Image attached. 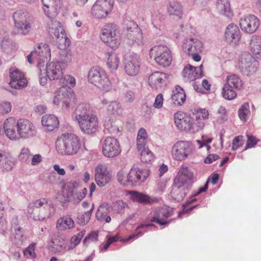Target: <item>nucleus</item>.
Wrapping results in <instances>:
<instances>
[{
  "instance_id": "obj_1",
  "label": "nucleus",
  "mask_w": 261,
  "mask_h": 261,
  "mask_svg": "<svg viewBox=\"0 0 261 261\" xmlns=\"http://www.w3.org/2000/svg\"><path fill=\"white\" fill-rule=\"evenodd\" d=\"M50 48L46 43L39 44L37 48L27 56L30 64H33L35 61L37 62L41 72L39 82L42 86L46 85L47 79L49 80H61L63 76V70L65 68L60 62L47 63L45 71L43 73H42L41 68L44 66V63L47 62L48 57L50 58Z\"/></svg>"
},
{
  "instance_id": "obj_2",
  "label": "nucleus",
  "mask_w": 261,
  "mask_h": 261,
  "mask_svg": "<svg viewBox=\"0 0 261 261\" xmlns=\"http://www.w3.org/2000/svg\"><path fill=\"white\" fill-rule=\"evenodd\" d=\"M72 118L76 121L81 130L85 134H92L97 130L98 118L87 103H80L73 112Z\"/></svg>"
},
{
  "instance_id": "obj_3",
  "label": "nucleus",
  "mask_w": 261,
  "mask_h": 261,
  "mask_svg": "<svg viewBox=\"0 0 261 261\" xmlns=\"http://www.w3.org/2000/svg\"><path fill=\"white\" fill-rule=\"evenodd\" d=\"M80 138L73 133H65L59 136L56 141L57 152L63 155H73L80 150Z\"/></svg>"
},
{
  "instance_id": "obj_4",
  "label": "nucleus",
  "mask_w": 261,
  "mask_h": 261,
  "mask_svg": "<svg viewBox=\"0 0 261 261\" xmlns=\"http://www.w3.org/2000/svg\"><path fill=\"white\" fill-rule=\"evenodd\" d=\"M12 18L17 33L22 36L29 34L32 28V19L28 11L18 10L13 13Z\"/></svg>"
},
{
  "instance_id": "obj_5",
  "label": "nucleus",
  "mask_w": 261,
  "mask_h": 261,
  "mask_svg": "<svg viewBox=\"0 0 261 261\" xmlns=\"http://www.w3.org/2000/svg\"><path fill=\"white\" fill-rule=\"evenodd\" d=\"M88 81L105 91H109L111 89V82L104 70L100 67H92L88 73Z\"/></svg>"
},
{
  "instance_id": "obj_6",
  "label": "nucleus",
  "mask_w": 261,
  "mask_h": 261,
  "mask_svg": "<svg viewBox=\"0 0 261 261\" xmlns=\"http://www.w3.org/2000/svg\"><path fill=\"white\" fill-rule=\"evenodd\" d=\"M259 63L250 54L244 53L241 56L238 62V67L245 76H254L258 71Z\"/></svg>"
},
{
  "instance_id": "obj_7",
  "label": "nucleus",
  "mask_w": 261,
  "mask_h": 261,
  "mask_svg": "<svg viewBox=\"0 0 261 261\" xmlns=\"http://www.w3.org/2000/svg\"><path fill=\"white\" fill-rule=\"evenodd\" d=\"M100 38L112 48H117L120 43L119 31L113 24H108L103 27L101 31Z\"/></svg>"
},
{
  "instance_id": "obj_8",
  "label": "nucleus",
  "mask_w": 261,
  "mask_h": 261,
  "mask_svg": "<svg viewBox=\"0 0 261 261\" xmlns=\"http://www.w3.org/2000/svg\"><path fill=\"white\" fill-rule=\"evenodd\" d=\"M151 58L163 67L169 66L172 61L171 53L166 45H158L152 47L149 51Z\"/></svg>"
},
{
  "instance_id": "obj_9",
  "label": "nucleus",
  "mask_w": 261,
  "mask_h": 261,
  "mask_svg": "<svg viewBox=\"0 0 261 261\" xmlns=\"http://www.w3.org/2000/svg\"><path fill=\"white\" fill-rule=\"evenodd\" d=\"M193 147L189 142L179 141L173 146L171 150L172 158L177 161H183L191 154Z\"/></svg>"
},
{
  "instance_id": "obj_10",
  "label": "nucleus",
  "mask_w": 261,
  "mask_h": 261,
  "mask_svg": "<svg viewBox=\"0 0 261 261\" xmlns=\"http://www.w3.org/2000/svg\"><path fill=\"white\" fill-rule=\"evenodd\" d=\"M102 152L107 158L118 155L121 152V149L118 140L111 137L105 138L102 145Z\"/></svg>"
},
{
  "instance_id": "obj_11",
  "label": "nucleus",
  "mask_w": 261,
  "mask_h": 261,
  "mask_svg": "<svg viewBox=\"0 0 261 261\" xmlns=\"http://www.w3.org/2000/svg\"><path fill=\"white\" fill-rule=\"evenodd\" d=\"M123 63L124 71L128 75L135 76L139 73L140 64L139 58L137 55L134 53H129L125 55Z\"/></svg>"
},
{
  "instance_id": "obj_12",
  "label": "nucleus",
  "mask_w": 261,
  "mask_h": 261,
  "mask_svg": "<svg viewBox=\"0 0 261 261\" xmlns=\"http://www.w3.org/2000/svg\"><path fill=\"white\" fill-rule=\"evenodd\" d=\"M113 6V0H97L93 5L91 13L98 19L106 17Z\"/></svg>"
},
{
  "instance_id": "obj_13",
  "label": "nucleus",
  "mask_w": 261,
  "mask_h": 261,
  "mask_svg": "<svg viewBox=\"0 0 261 261\" xmlns=\"http://www.w3.org/2000/svg\"><path fill=\"white\" fill-rule=\"evenodd\" d=\"M260 25L257 17L252 14L245 15L240 19V26L242 30L247 34H252L256 31Z\"/></svg>"
},
{
  "instance_id": "obj_14",
  "label": "nucleus",
  "mask_w": 261,
  "mask_h": 261,
  "mask_svg": "<svg viewBox=\"0 0 261 261\" xmlns=\"http://www.w3.org/2000/svg\"><path fill=\"white\" fill-rule=\"evenodd\" d=\"M149 175L148 170L133 165L128 173V180L130 182V186L140 185L147 179Z\"/></svg>"
},
{
  "instance_id": "obj_15",
  "label": "nucleus",
  "mask_w": 261,
  "mask_h": 261,
  "mask_svg": "<svg viewBox=\"0 0 261 261\" xmlns=\"http://www.w3.org/2000/svg\"><path fill=\"white\" fill-rule=\"evenodd\" d=\"M17 132L20 138L27 139L35 136L37 131L31 122L27 119H19L17 121Z\"/></svg>"
},
{
  "instance_id": "obj_16",
  "label": "nucleus",
  "mask_w": 261,
  "mask_h": 261,
  "mask_svg": "<svg viewBox=\"0 0 261 261\" xmlns=\"http://www.w3.org/2000/svg\"><path fill=\"white\" fill-rule=\"evenodd\" d=\"M73 95V92L71 89H68L66 87H61L55 93L53 103L59 105L60 102H62L63 105L68 108Z\"/></svg>"
},
{
  "instance_id": "obj_17",
  "label": "nucleus",
  "mask_w": 261,
  "mask_h": 261,
  "mask_svg": "<svg viewBox=\"0 0 261 261\" xmlns=\"http://www.w3.org/2000/svg\"><path fill=\"white\" fill-rule=\"evenodd\" d=\"M173 210L169 207H162L156 208L154 213L153 217L151 219V222H154L157 224L165 226L169 224V221L166 219L173 215Z\"/></svg>"
},
{
  "instance_id": "obj_18",
  "label": "nucleus",
  "mask_w": 261,
  "mask_h": 261,
  "mask_svg": "<svg viewBox=\"0 0 261 261\" xmlns=\"http://www.w3.org/2000/svg\"><path fill=\"white\" fill-rule=\"evenodd\" d=\"M95 179L100 187H103L110 181L111 175L106 165L98 164L97 166L95 168Z\"/></svg>"
},
{
  "instance_id": "obj_19",
  "label": "nucleus",
  "mask_w": 261,
  "mask_h": 261,
  "mask_svg": "<svg viewBox=\"0 0 261 261\" xmlns=\"http://www.w3.org/2000/svg\"><path fill=\"white\" fill-rule=\"evenodd\" d=\"M203 44L198 39L190 37L182 43V50L188 55L198 53L202 50Z\"/></svg>"
},
{
  "instance_id": "obj_20",
  "label": "nucleus",
  "mask_w": 261,
  "mask_h": 261,
  "mask_svg": "<svg viewBox=\"0 0 261 261\" xmlns=\"http://www.w3.org/2000/svg\"><path fill=\"white\" fill-rule=\"evenodd\" d=\"M10 86L14 89H19L27 85L28 82L23 73L18 69H10Z\"/></svg>"
},
{
  "instance_id": "obj_21",
  "label": "nucleus",
  "mask_w": 261,
  "mask_h": 261,
  "mask_svg": "<svg viewBox=\"0 0 261 261\" xmlns=\"http://www.w3.org/2000/svg\"><path fill=\"white\" fill-rule=\"evenodd\" d=\"M196 180V178L193 175L187 167L182 166L176 176L174 181L183 185H190Z\"/></svg>"
},
{
  "instance_id": "obj_22",
  "label": "nucleus",
  "mask_w": 261,
  "mask_h": 261,
  "mask_svg": "<svg viewBox=\"0 0 261 261\" xmlns=\"http://www.w3.org/2000/svg\"><path fill=\"white\" fill-rule=\"evenodd\" d=\"M224 36L227 43L236 44L240 41L241 31L237 25L231 23L227 27Z\"/></svg>"
},
{
  "instance_id": "obj_23",
  "label": "nucleus",
  "mask_w": 261,
  "mask_h": 261,
  "mask_svg": "<svg viewBox=\"0 0 261 261\" xmlns=\"http://www.w3.org/2000/svg\"><path fill=\"white\" fill-rule=\"evenodd\" d=\"M127 37L128 40V43L130 45L136 44L139 46L143 44L144 39L142 30L138 25L128 29Z\"/></svg>"
},
{
  "instance_id": "obj_24",
  "label": "nucleus",
  "mask_w": 261,
  "mask_h": 261,
  "mask_svg": "<svg viewBox=\"0 0 261 261\" xmlns=\"http://www.w3.org/2000/svg\"><path fill=\"white\" fill-rule=\"evenodd\" d=\"M168 74L159 71H155L148 77V83L154 88L158 89L166 84Z\"/></svg>"
},
{
  "instance_id": "obj_25",
  "label": "nucleus",
  "mask_w": 261,
  "mask_h": 261,
  "mask_svg": "<svg viewBox=\"0 0 261 261\" xmlns=\"http://www.w3.org/2000/svg\"><path fill=\"white\" fill-rule=\"evenodd\" d=\"M174 123L181 130H187L190 127V123L192 118L182 112H177L174 115Z\"/></svg>"
},
{
  "instance_id": "obj_26",
  "label": "nucleus",
  "mask_w": 261,
  "mask_h": 261,
  "mask_svg": "<svg viewBox=\"0 0 261 261\" xmlns=\"http://www.w3.org/2000/svg\"><path fill=\"white\" fill-rule=\"evenodd\" d=\"M187 191L186 186L174 181L170 192L171 197L175 201L180 202L186 196Z\"/></svg>"
},
{
  "instance_id": "obj_27",
  "label": "nucleus",
  "mask_w": 261,
  "mask_h": 261,
  "mask_svg": "<svg viewBox=\"0 0 261 261\" xmlns=\"http://www.w3.org/2000/svg\"><path fill=\"white\" fill-rule=\"evenodd\" d=\"M47 31L50 36L57 39L65 38V31L59 21L51 20L48 24Z\"/></svg>"
},
{
  "instance_id": "obj_28",
  "label": "nucleus",
  "mask_w": 261,
  "mask_h": 261,
  "mask_svg": "<svg viewBox=\"0 0 261 261\" xmlns=\"http://www.w3.org/2000/svg\"><path fill=\"white\" fill-rule=\"evenodd\" d=\"M131 199L140 203L150 204L158 201L155 198H152L148 195L137 191H128Z\"/></svg>"
},
{
  "instance_id": "obj_29",
  "label": "nucleus",
  "mask_w": 261,
  "mask_h": 261,
  "mask_svg": "<svg viewBox=\"0 0 261 261\" xmlns=\"http://www.w3.org/2000/svg\"><path fill=\"white\" fill-rule=\"evenodd\" d=\"M42 124L48 131H53L59 124L58 118L54 115H45L42 117Z\"/></svg>"
},
{
  "instance_id": "obj_30",
  "label": "nucleus",
  "mask_w": 261,
  "mask_h": 261,
  "mask_svg": "<svg viewBox=\"0 0 261 261\" xmlns=\"http://www.w3.org/2000/svg\"><path fill=\"white\" fill-rule=\"evenodd\" d=\"M75 222L69 215L60 218L57 222V228L59 231L71 229L74 227Z\"/></svg>"
},
{
  "instance_id": "obj_31",
  "label": "nucleus",
  "mask_w": 261,
  "mask_h": 261,
  "mask_svg": "<svg viewBox=\"0 0 261 261\" xmlns=\"http://www.w3.org/2000/svg\"><path fill=\"white\" fill-rule=\"evenodd\" d=\"M14 165V163L8 157L6 153L0 150V171H11Z\"/></svg>"
},
{
  "instance_id": "obj_32",
  "label": "nucleus",
  "mask_w": 261,
  "mask_h": 261,
  "mask_svg": "<svg viewBox=\"0 0 261 261\" xmlns=\"http://www.w3.org/2000/svg\"><path fill=\"white\" fill-rule=\"evenodd\" d=\"M250 45L252 54L256 58L261 59V37L252 36Z\"/></svg>"
},
{
  "instance_id": "obj_33",
  "label": "nucleus",
  "mask_w": 261,
  "mask_h": 261,
  "mask_svg": "<svg viewBox=\"0 0 261 261\" xmlns=\"http://www.w3.org/2000/svg\"><path fill=\"white\" fill-rule=\"evenodd\" d=\"M195 67L187 65L182 71V76L186 81L191 82L200 78V74L197 73Z\"/></svg>"
},
{
  "instance_id": "obj_34",
  "label": "nucleus",
  "mask_w": 261,
  "mask_h": 261,
  "mask_svg": "<svg viewBox=\"0 0 261 261\" xmlns=\"http://www.w3.org/2000/svg\"><path fill=\"white\" fill-rule=\"evenodd\" d=\"M172 100L174 104L181 106L186 100V94L181 87L179 86L175 87L172 95Z\"/></svg>"
},
{
  "instance_id": "obj_35",
  "label": "nucleus",
  "mask_w": 261,
  "mask_h": 261,
  "mask_svg": "<svg viewBox=\"0 0 261 261\" xmlns=\"http://www.w3.org/2000/svg\"><path fill=\"white\" fill-rule=\"evenodd\" d=\"M119 63L120 59L116 53H108L107 65L111 72H114L118 69Z\"/></svg>"
},
{
  "instance_id": "obj_36",
  "label": "nucleus",
  "mask_w": 261,
  "mask_h": 261,
  "mask_svg": "<svg viewBox=\"0 0 261 261\" xmlns=\"http://www.w3.org/2000/svg\"><path fill=\"white\" fill-rule=\"evenodd\" d=\"M217 9L221 15L227 17H229L231 15L230 6L228 0H217Z\"/></svg>"
},
{
  "instance_id": "obj_37",
  "label": "nucleus",
  "mask_w": 261,
  "mask_h": 261,
  "mask_svg": "<svg viewBox=\"0 0 261 261\" xmlns=\"http://www.w3.org/2000/svg\"><path fill=\"white\" fill-rule=\"evenodd\" d=\"M107 112L112 115L120 116L122 114L123 109L120 102L117 100L111 101L107 107Z\"/></svg>"
},
{
  "instance_id": "obj_38",
  "label": "nucleus",
  "mask_w": 261,
  "mask_h": 261,
  "mask_svg": "<svg viewBox=\"0 0 261 261\" xmlns=\"http://www.w3.org/2000/svg\"><path fill=\"white\" fill-rule=\"evenodd\" d=\"M108 213V208L104 205H100L96 212V218L101 222L109 223L111 218Z\"/></svg>"
},
{
  "instance_id": "obj_39",
  "label": "nucleus",
  "mask_w": 261,
  "mask_h": 261,
  "mask_svg": "<svg viewBox=\"0 0 261 261\" xmlns=\"http://www.w3.org/2000/svg\"><path fill=\"white\" fill-rule=\"evenodd\" d=\"M225 85L228 86L232 89H240L243 83L240 78L236 74H232L227 78L226 83Z\"/></svg>"
},
{
  "instance_id": "obj_40",
  "label": "nucleus",
  "mask_w": 261,
  "mask_h": 261,
  "mask_svg": "<svg viewBox=\"0 0 261 261\" xmlns=\"http://www.w3.org/2000/svg\"><path fill=\"white\" fill-rule=\"evenodd\" d=\"M44 206H46V207H49V202L45 198H41L29 204L28 212L29 213H32L33 211H37L38 209H40V210L41 208H43Z\"/></svg>"
},
{
  "instance_id": "obj_41",
  "label": "nucleus",
  "mask_w": 261,
  "mask_h": 261,
  "mask_svg": "<svg viewBox=\"0 0 261 261\" xmlns=\"http://www.w3.org/2000/svg\"><path fill=\"white\" fill-rule=\"evenodd\" d=\"M168 11L170 15L181 17L182 13V6L177 2H170L168 8Z\"/></svg>"
},
{
  "instance_id": "obj_42",
  "label": "nucleus",
  "mask_w": 261,
  "mask_h": 261,
  "mask_svg": "<svg viewBox=\"0 0 261 261\" xmlns=\"http://www.w3.org/2000/svg\"><path fill=\"white\" fill-rule=\"evenodd\" d=\"M149 227H156V226L152 224V223H148L146 224H141L137 227V228L136 229L135 232L132 234V235L129 236L128 237L124 239L122 241H128L129 240L137 238L138 237H140L142 236L143 234L142 232L140 230L141 229L144 228H147Z\"/></svg>"
},
{
  "instance_id": "obj_43",
  "label": "nucleus",
  "mask_w": 261,
  "mask_h": 261,
  "mask_svg": "<svg viewBox=\"0 0 261 261\" xmlns=\"http://www.w3.org/2000/svg\"><path fill=\"white\" fill-rule=\"evenodd\" d=\"M49 206H44L43 208L39 210L40 215L39 220H43L45 218L50 217L55 213V208L53 204L49 202Z\"/></svg>"
},
{
  "instance_id": "obj_44",
  "label": "nucleus",
  "mask_w": 261,
  "mask_h": 261,
  "mask_svg": "<svg viewBox=\"0 0 261 261\" xmlns=\"http://www.w3.org/2000/svg\"><path fill=\"white\" fill-rule=\"evenodd\" d=\"M94 209V204H92L91 208L88 211L83 214H80L77 216V222L81 225H84L87 223L90 219L92 213Z\"/></svg>"
},
{
  "instance_id": "obj_45",
  "label": "nucleus",
  "mask_w": 261,
  "mask_h": 261,
  "mask_svg": "<svg viewBox=\"0 0 261 261\" xmlns=\"http://www.w3.org/2000/svg\"><path fill=\"white\" fill-rule=\"evenodd\" d=\"M72 56V52L70 49H67L63 50L60 54V61L58 62L61 63V65H63L65 68L66 65L71 61Z\"/></svg>"
},
{
  "instance_id": "obj_46",
  "label": "nucleus",
  "mask_w": 261,
  "mask_h": 261,
  "mask_svg": "<svg viewBox=\"0 0 261 261\" xmlns=\"http://www.w3.org/2000/svg\"><path fill=\"white\" fill-rule=\"evenodd\" d=\"M104 126L105 129L111 134H117L119 132V127L112 120H105Z\"/></svg>"
},
{
  "instance_id": "obj_47",
  "label": "nucleus",
  "mask_w": 261,
  "mask_h": 261,
  "mask_svg": "<svg viewBox=\"0 0 261 261\" xmlns=\"http://www.w3.org/2000/svg\"><path fill=\"white\" fill-rule=\"evenodd\" d=\"M250 114L249 106L248 103H244L238 111V115L240 119L246 121Z\"/></svg>"
},
{
  "instance_id": "obj_48",
  "label": "nucleus",
  "mask_w": 261,
  "mask_h": 261,
  "mask_svg": "<svg viewBox=\"0 0 261 261\" xmlns=\"http://www.w3.org/2000/svg\"><path fill=\"white\" fill-rule=\"evenodd\" d=\"M222 94L223 97L228 100L233 99L237 96V93L234 90L225 85L222 89Z\"/></svg>"
},
{
  "instance_id": "obj_49",
  "label": "nucleus",
  "mask_w": 261,
  "mask_h": 261,
  "mask_svg": "<svg viewBox=\"0 0 261 261\" xmlns=\"http://www.w3.org/2000/svg\"><path fill=\"white\" fill-rule=\"evenodd\" d=\"M138 151L140 153V159L142 162L150 163L153 160V154L149 150L148 148L143 149L142 150H140Z\"/></svg>"
},
{
  "instance_id": "obj_50",
  "label": "nucleus",
  "mask_w": 261,
  "mask_h": 261,
  "mask_svg": "<svg viewBox=\"0 0 261 261\" xmlns=\"http://www.w3.org/2000/svg\"><path fill=\"white\" fill-rule=\"evenodd\" d=\"M86 231L83 230L77 234L73 236L70 239L71 245L69 246V249H72L75 248L80 243Z\"/></svg>"
},
{
  "instance_id": "obj_51",
  "label": "nucleus",
  "mask_w": 261,
  "mask_h": 261,
  "mask_svg": "<svg viewBox=\"0 0 261 261\" xmlns=\"http://www.w3.org/2000/svg\"><path fill=\"white\" fill-rule=\"evenodd\" d=\"M117 178L118 182L123 186H130V182L128 180V173L126 174L124 171L121 170L118 172Z\"/></svg>"
},
{
  "instance_id": "obj_52",
  "label": "nucleus",
  "mask_w": 261,
  "mask_h": 261,
  "mask_svg": "<svg viewBox=\"0 0 261 261\" xmlns=\"http://www.w3.org/2000/svg\"><path fill=\"white\" fill-rule=\"evenodd\" d=\"M62 81V83L65 85L63 87H66L68 89L72 88L75 86L76 84V81L73 76L69 75H65L61 79Z\"/></svg>"
},
{
  "instance_id": "obj_53",
  "label": "nucleus",
  "mask_w": 261,
  "mask_h": 261,
  "mask_svg": "<svg viewBox=\"0 0 261 261\" xmlns=\"http://www.w3.org/2000/svg\"><path fill=\"white\" fill-rule=\"evenodd\" d=\"M3 127L5 132L13 128H17V121L14 118L10 117L5 121Z\"/></svg>"
},
{
  "instance_id": "obj_54",
  "label": "nucleus",
  "mask_w": 261,
  "mask_h": 261,
  "mask_svg": "<svg viewBox=\"0 0 261 261\" xmlns=\"http://www.w3.org/2000/svg\"><path fill=\"white\" fill-rule=\"evenodd\" d=\"M35 244H31L23 250L24 256L30 258H36V254L35 252Z\"/></svg>"
},
{
  "instance_id": "obj_55",
  "label": "nucleus",
  "mask_w": 261,
  "mask_h": 261,
  "mask_svg": "<svg viewBox=\"0 0 261 261\" xmlns=\"http://www.w3.org/2000/svg\"><path fill=\"white\" fill-rule=\"evenodd\" d=\"M227 119L226 114V110L223 107L221 106L218 110L217 112V121L220 123H223Z\"/></svg>"
},
{
  "instance_id": "obj_56",
  "label": "nucleus",
  "mask_w": 261,
  "mask_h": 261,
  "mask_svg": "<svg viewBox=\"0 0 261 261\" xmlns=\"http://www.w3.org/2000/svg\"><path fill=\"white\" fill-rule=\"evenodd\" d=\"M76 185L77 183L76 182H69L65 185V189L68 190V193L66 194V197L68 198L74 197V189L76 188Z\"/></svg>"
},
{
  "instance_id": "obj_57",
  "label": "nucleus",
  "mask_w": 261,
  "mask_h": 261,
  "mask_svg": "<svg viewBox=\"0 0 261 261\" xmlns=\"http://www.w3.org/2000/svg\"><path fill=\"white\" fill-rule=\"evenodd\" d=\"M244 143L243 137L239 136L236 137L232 141V150H236L243 146Z\"/></svg>"
},
{
  "instance_id": "obj_58",
  "label": "nucleus",
  "mask_w": 261,
  "mask_h": 261,
  "mask_svg": "<svg viewBox=\"0 0 261 261\" xmlns=\"http://www.w3.org/2000/svg\"><path fill=\"white\" fill-rule=\"evenodd\" d=\"M31 155L30 151L28 148H23L21 150L19 158L21 162H26L29 160Z\"/></svg>"
},
{
  "instance_id": "obj_59",
  "label": "nucleus",
  "mask_w": 261,
  "mask_h": 261,
  "mask_svg": "<svg viewBox=\"0 0 261 261\" xmlns=\"http://www.w3.org/2000/svg\"><path fill=\"white\" fill-rule=\"evenodd\" d=\"M98 240V233L96 231H92L84 239L83 244L85 246H87L90 242H96Z\"/></svg>"
},
{
  "instance_id": "obj_60",
  "label": "nucleus",
  "mask_w": 261,
  "mask_h": 261,
  "mask_svg": "<svg viewBox=\"0 0 261 261\" xmlns=\"http://www.w3.org/2000/svg\"><path fill=\"white\" fill-rule=\"evenodd\" d=\"M52 244L50 245L53 251L55 252H61L63 248V242H61L58 239H55L51 241Z\"/></svg>"
},
{
  "instance_id": "obj_61",
  "label": "nucleus",
  "mask_w": 261,
  "mask_h": 261,
  "mask_svg": "<svg viewBox=\"0 0 261 261\" xmlns=\"http://www.w3.org/2000/svg\"><path fill=\"white\" fill-rule=\"evenodd\" d=\"M11 108V104L9 102L4 101L0 103V114L4 115L9 113Z\"/></svg>"
},
{
  "instance_id": "obj_62",
  "label": "nucleus",
  "mask_w": 261,
  "mask_h": 261,
  "mask_svg": "<svg viewBox=\"0 0 261 261\" xmlns=\"http://www.w3.org/2000/svg\"><path fill=\"white\" fill-rule=\"evenodd\" d=\"M16 128H13V129H11L10 130H7L5 132L6 135L12 140H16L20 138L18 132L15 130Z\"/></svg>"
},
{
  "instance_id": "obj_63",
  "label": "nucleus",
  "mask_w": 261,
  "mask_h": 261,
  "mask_svg": "<svg viewBox=\"0 0 261 261\" xmlns=\"http://www.w3.org/2000/svg\"><path fill=\"white\" fill-rule=\"evenodd\" d=\"M247 136L248 138V140L247 141V144L245 149H247L248 148L254 147L258 141V140H256V139L252 136L247 135Z\"/></svg>"
},
{
  "instance_id": "obj_64",
  "label": "nucleus",
  "mask_w": 261,
  "mask_h": 261,
  "mask_svg": "<svg viewBox=\"0 0 261 261\" xmlns=\"http://www.w3.org/2000/svg\"><path fill=\"white\" fill-rule=\"evenodd\" d=\"M126 101L132 102L135 99V94L132 90H128L124 94Z\"/></svg>"
}]
</instances>
